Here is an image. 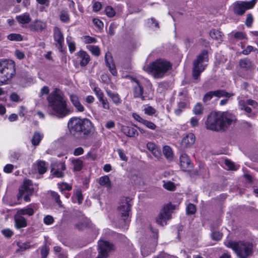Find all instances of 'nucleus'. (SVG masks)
<instances>
[{
    "instance_id": "obj_40",
    "label": "nucleus",
    "mask_w": 258,
    "mask_h": 258,
    "mask_svg": "<svg viewBox=\"0 0 258 258\" xmlns=\"http://www.w3.org/2000/svg\"><path fill=\"white\" fill-rule=\"evenodd\" d=\"M81 39L86 44L95 43L97 42V39L95 38L88 35L82 36Z\"/></svg>"
},
{
    "instance_id": "obj_9",
    "label": "nucleus",
    "mask_w": 258,
    "mask_h": 258,
    "mask_svg": "<svg viewBox=\"0 0 258 258\" xmlns=\"http://www.w3.org/2000/svg\"><path fill=\"white\" fill-rule=\"evenodd\" d=\"M175 209L176 206L171 203L165 205L156 218V223L162 226L166 225L167 221L171 218V214Z\"/></svg>"
},
{
    "instance_id": "obj_49",
    "label": "nucleus",
    "mask_w": 258,
    "mask_h": 258,
    "mask_svg": "<svg viewBox=\"0 0 258 258\" xmlns=\"http://www.w3.org/2000/svg\"><path fill=\"white\" fill-rule=\"evenodd\" d=\"M105 13L106 15L110 18L113 17L115 14L114 10L111 6H107L105 8Z\"/></svg>"
},
{
    "instance_id": "obj_57",
    "label": "nucleus",
    "mask_w": 258,
    "mask_h": 258,
    "mask_svg": "<svg viewBox=\"0 0 258 258\" xmlns=\"http://www.w3.org/2000/svg\"><path fill=\"white\" fill-rule=\"evenodd\" d=\"M117 152L118 154L120 157V159L124 161H127V157L126 156L125 154L124 153V151L122 149H118L117 150Z\"/></svg>"
},
{
    "instance_id": "obj_39",
    "label": "nucleus",
    "mask_w": 258,
    "mask_h": 258,
    "mask_svg": "<svg viewBox=\"0 0 258 258\" xmlns=\"http://www.w3.org/2000/svg\"><path fill=\"white\" fill-rule=\"evenodd\" d=\"M67 42L68 45L69 49L71 53H73L76 50V44L74 41L72 40L71 37H67Z\"/></svg>"
},
{
    "instance_id": "obj_4",
    "label": "nucleus",
    "mask_w": 258,
    "mask_h": 258,
    "mask_svg": "<svg viewBox=\"0 0 258 258\" xmlns=\"http://www.w3.org/2000/svg\"><path fill=\"white\" fill-rule=\"evenodd\" d=\"M171 68L170 62L165 59L159 58L150 64L145 66V71L152 74L155 78H161Z\"/></svg>"
},
{
    "instance_id": "obj_11",
    "label": "nucleus",
    "mask_w": 258,
    "mask_h": 258,
    "mask_svg": "<svg viewBox=\"0 0 258 258\" xmlns=\"http://www.w3.org/2000/svg\"><path fill=\"white\" fill-rule=\"evenodd\" d=\"M114 245L107 241L98 242V255L97 258H106L109 253L114 250Z\"/></svg>"
},
{
    "instance_id": "obj_16",
    "label": "nucleus",
    "mask_w": 258,
    "mask_h": 258,
    "mask_svg": "<svg viewBox=\"0 0 258 258\" xmlns=\"http://www.w3.org/2000/svg\"><path fill=\"white\" fill-rule=\"evenodd\" d=\"M134 81L135 84L134 85L133 94L134 97L135 98H141L142 100H145V97L143 96L144 89L143 87L136 79H134Z\"/></svg>"
},
{
    "instance_id": "obj_37",
    "label": "nucleus",
    "mask_w": 258,
    "mask_h": 258,
    "mask_svg": "<svg viewBox=\"0 0 258 258\" xmlns=\"http://www.w3.org/2000/svg\"><path fill=\"white\" fill-rule=\"evenodd\" d=\"M37 169L40 174L44 173L47 170L46 162L43 161H39L37 162Z\"/></svg>"
},
{
    "instance_id": "obj_30",
    "label": "nucleus",
    "mask_w": 258,
    "mask_h": 258,
    "mask_svg": "<svg viewBox=\"0 0 258 258\" xmlns=\"http://www.w3.org/2000/svg\"><path fill=\"white\" fill-rule=\"evenodd\" d=\"M43 137V135L39 132H35L31 140L33 145L36 146L39 144Z\"/></svg>"
},
{
    "instance_id": "obj_33",
    "label": "nucleus",
    "mask_w": 258,
    "mask_h": 258,
    "mask_svg": "<svg viewBox=\"0 0 258 258\" xmlns=\"http://www.w3.org/2000/svg\"><path fill=\"white\" fill-rule=\"evenodd\" d=\"M107 94L116 105H119L121 103V100L118 94L112 93L111 91H107Z\"/></svg>"
},
{
    "instance_id": "obj_60",
    "label": "nucleus",
    "mask_w": 258,
    "mask_h": 258,
    "mask_svg": "<svg viewBox=\"0 0 258 258\" xmlns=\"http://www.w3.org/2000/svg\"><path fill=\"white\" fill-rule=\"evenodd\" d=\"M256 49L251 45H248L242 51V53L244 55H248L252 51H254Z\"/></svg>"
},
{
    "instance_id": "obj_20",
    "label": "nucleus",
    "mask_w": 258,
    "mask_h": 258,
    "mask_svg": "<svg viewBox=\"0 0 258 258\" xmlns=\"http://www.w3.org/2000/svg\"><path fill=\"white\" fill-rule=\"evenodd\" d=\"M195 142V136L192 133H189L184 137L181 141V146L183 148L191 147Z\"/></svg>"
},
{
    "instance_id": "obj_12",
    "label": "nucleus",
    "mask_w": 258,
    "mask_h": 258,
    "mask_svg": "<svg viewBox=\"0 0 258 258\" xmlns=\"http://www.w3.org/2000/svg\"><path fill=\"white\" fill-rule=\"evenodd\" d=\"M253 7L252 2L238 1L233 4V11L234 14L242 15L246 10L252 9Z\"/></svg>"
},
{
    "instance_id": "obj_42",
    "label": "nucleus",
    "mask_w": 258,
    "mask_h": 258,
    "mask_svg": "<svg viewBox=\"0 0 258 258\" xmlns=\"http://www.w3.org/2000/svg\"><path fill=\"white\" fill-rule=\"evenodd\" d=\"M144 113L148 115H152L156 113V110L155 108L149 105H146L144 109Z\"/></svg>"
},
{
    "instance_id": "obj_41",
    "label": "nucleus",
    "mask_w": 258,
    "mask_h": 258,
    "mask_svg": "<svg viewBox=\"0 0 258 258\" xmlns=\"http://www.w3.org/2000/svg\"><path fill=\"white\" fill-rule=\"evenodd\" d=\"M57 186L62 193L64 190H71L72 189V186L66 182L58 183Z\"/></svg>"
},
{
    "instance_id": "obj_26",
    "label": "nucleus",
    "mask_w": 258,
    "mask_h": 258,
    "mask_svg": "<svg viewBox=\"0 0 258 258\" xmlns=\"http://www.w3.org/2000/svg\"><path fill=\"white\" fill-rule=\"evenodd\" d=\"M156 245V242H154L151 246L145 245L141 248V253L143 255H147L149 253L153 252L155 251Z\"/></svg>"
},
{
    "instance_id": "obj_5",
    "label": "nucleus",
    "mask_w": 258,
    "mask_h": 258,
    "mask_svg": "<svg viewBox=\"0 0 258 258\" xmlns=\"http://www.w3.org/2000/svg\"><path fill=\"white\" fill-rule=\"evenodd\" d=\"M226 245L232 248L239 258H246L252 253L253 245L247 241H228Z\"/></svg>"
},
{
    "instance_id": "obj_50",
    "label": "nucleus",
    "mask_w": 258,
    "mask_h": 258,
    "mask_svg": "<svg viewBox=\"0 0 258 258\" xmlns=\"http://www.w3.org/2000/svg\"><path fill=\"white\" fill-rule=\"evenodd\" d=\"M196 211V208L195 205L192 204H189L186 208V212L187 215H192L195 213Z\"/></svg>"
},
{
    "instance_id": "obj_19",
    "label": "nucleus",
    "mask_w": 258,
    "mask_h": 258,
    "mask_svg": "<svg viewBox=\"0 0 258 258\" xmlns=\"http://www.w3.org/2000/svg\"><path fill=\"white\" fill-rule=\"evenodd\" d=\"M105 60L106 66L109 68L110 73L113 76L117 75V71L115 69V64L113 61L111 54L108 52L106 53L105 56Z\"/></svg>"
},
{
    "instance_id": "obj_38",
    "label": "nucleus",
    "mask_w": 258,
    "mask_h": 258,
    "mask_svg": "<svg viewBox=\"0 0 258 258\" xmlns=\"http://www.w3.org/2000/svg\"><path fill=\"white\" fill-rule=\"evenodd\" d=\"M72 164L74 166V169L75 171H80L83 167V161L79 159L73 160Z\"/></svg>"
},
{
    "instance_id": "obj_35",
    "label": "nucleus",
    "mask_w": 258,
    "mask_h": 258,
    "mask_svg": "<svg viewBox=\"0 0 258 258\" xmlns=\"http://www.w3.org/2000/svg\"><path fill=\"white\" fill-rule=\"evenodd\" d=\"M163 153L165 157L168 160L173 159V153L171 148L168 146H165L163 149Z\"/></svg>"
},
{
    "instance_id": "obj_34",
    "label": "nucleus",
    "mask_w": 258,
    "mask_h": 258,
    "mask_svg": "<svg viewBox=\"0 0 258 258\" xmlns=\"http://www.w3.org/2000/svg\"><path fill=\"white\" fill-rule=\"evenodd\" d=\"M131 179L136 185H140L144 182L142 176L138 172L132 174Z\"/></svg>"
},
{
    "instance_id": "obj_45",
    "label": "nucleus",
    "mask_w": 258,
    "mask_h": 258,
    "mask_svg": "<svg viewBox=\"0 0 258 258\" xmlns=\"http://www.w3.org/2000/svg\"><path fill=\"white\" fill-rule=\"evenodd\" d=\"M88 49L94 55L99 56L100 54V50L98 46L90 45Z\"/></svg>"
},
{
    "instance_id": "obj_8",
    "label": "nucleus",
    "mask_w": 258,
    "mask_h": 258,
    "mask_svg": "<svg viewBox=\"0 0 258 258\" xmlns=\"http://www.w3.org/2000/svg\"><path fill=\"white\" fill-rule=\"evenodd\" d=\"M36 189V185H34L29 179H25L23 185L19 188V192L17 196L18 200L23 198L25 202L30 201V196Z\"/></svg>"
},
{
    "instance_id": "obj_54",
    "label": "nucleus",
    "mask_w": 258,
    "mask_h": 258,
    "mask_svg": "<svg viewBox=\"0 0 258 258\" xmlns=\"http://www.w3.org/2000/svg\"><path fill=\"white\" fill-rule=\"evenodd\" d=\"M93 91L96 96H97L98 99H99L100 98L104 97V94L103 92L99 87H94V88L93 89Z\"/></svg>"
},
{
    "instance_id": "obj_55",
    "label": "nucleus",
    "mask_w": 258,
    "mask_h": 258,
    "mask_svg": "<svg viewBox=\"0 0 258 258\" xmlns=\"http://www.w3.org/2000/svg\"><path fill=\"white\" fill-rule=\"evenodd\" d=\"M43 222L45 224L49 225L52 224L53 223L54 219L52 216L50 215H47L44 217Z\"/></svg>"
},
{
    "instance_id": "obj_53",
    "label": "nucleus",
    "mask_w": 258,
    "mask_h": 258,
    "mask_svg": "<svg viewBox=\"0 0 258 258\" xmlns=\"http://www.w3.org/2000/svg\"><path fill=\"white\" fill-rule=\"evenodd\" d=\"M49 252V248L46 245L43 246L41 248L42 258H46Z\"/></svg>"
},
{
    "instance_id": "obj_15",
    "label": "nucleus",
    "mask_w": 258,
    "mask_h": 258,
    "mask_svg": "<svg viewBox=\"0 0 258 258\" xmlns=\"http://www.w3.org/2000/svg\"><path fill=\"white\" fill-rule=\"evenodd\" d=\"M46 27V23L39 19L35 20L29 26V29L32 32H41Z\"/></svg>"
},
{
    "instance_id": "obj_61",
    "label": "nucleus",
    "mask_w": 258,
    "mask_h": 258,
    "mask_svg": "<svg viewBox=\"0 0 258 258\" xmlns=\"http://www.w3.org/2000/svg\"><path fill=\"white\" fill-rule=\"evenodd\" d=\"M147 23L149 27H153V25L155 27L158 28L159 24L158 22L154 19V18H151L150 19H148L147 21Z\"/></svg>"
},
{
    "instance_id": "obj_25",
    "label": "nucleus",
    "mask_w": 258,
    "mask_h": 258,
    "mask_svg": "<svg viewBox=\"0 0 258 258\" xmlns=\"http://www.w3.org/2000/svg\"><path fill=\"white\" fill-rule=\"evenodd\" d=\"M241 68L245 70H251L253 68V64L248 58L241 59L239 62Z\"/></svg>"
},
{
    "instance_id": "obj_62",
    "label": "nucleus",
    "mask_w": 258,
    "mask_h": 258,
    "mask_svg": "<svg viewBox=\"0 0 258 258\" xmlns=\"http://www.w3.org/2000/svg\"><path fill=\"white\" fill-rule=\"evenodd\" d=\"M2 232L3 234L7 238L11 237L14 234L13 232L9 229H4L2 230Z\"/></svg>"
},
{
    "instance_id": "obj_59",
    "label": "nucleus",
    "mask_w": 258,
    "mask_h": 258,
    "mask_svg": "<svg viewBox=\"0 0 258 258\" xmlns=\"http://www.w3.org/2000/svg\"><path fill=\"white\" fill-rule=\"evenodd\" d=\"M214 96V93L213 91H210L207 93L203 98L204 102H206L210 100Z\"/></svg>"
},
{
    "instance_id": "obj_44",
    "label": "nucleus",
    "mask_w": 258,
    "mask_h": 258,
    "mask_svg": "<svg viewBox=\"0 0 258 258\" xmlns=\"http://www.w3.org/2000/svg\"><path fill=\"white\" fill-rule=\"evenodd\" d=\"M239 107L241 110H244L247 113H250L251 111V109L247 106V104L243 100H240L239 102Z\"/></svg>"
},
{
    "instance_id": "obj_36",
    "label": "nucleus",
    "mask_w": 258,
    "mask_h": 258,
    "mask_svg": "<svg viewBox=\"0 0 258 258\" xmlns=\"http://www.w3.org/2000/svg\"><path fill=\"white\" fill-rule=\"evenodd\" d=\"M213 92L214 93V96L219 98L222 97L230 98L231 96L233 95V94H230L224 90H217L216 91H214Z\"/></svg>"
},
{
    "instance_id": "obj_17",
    "label": "nucleus",
    "mask_w": 258,
    "mask_h": 258,
    "mask_svg": "<svg viewBox=\"0 0 258 258\" xmlns=\"http://www.w3.org/2000/svg\"><path fill=\"white\" fill-rule=\"evenodd\" d=\"M180 166L184 171L189 170L192 166L188 156L186 154H182L179 158Z\"/></svg>"
},
{
    "instance_id": "obj_51",
    "label": "nucleus",
    "mask_w": 258,
    "mask_h": 258,
    "mask_svg": "<svg viewBox=\"0 0 258 258\" xmlns=\"http://www.w3.org/2000/svg\"><path fill=\"white\" fill-rule=\"evenodd\" d=\"M51 196L55 200L56 203L57 204L59 207H61L62 206V203L60 200L59 195L55 191H51Z\"/></svg>"
},
{
    "instance_id": "obj_58",
    "label": "nucleus",
    "mask_w": 258,
    "mask_h": 258,
    "mask_svg": "<svg viewBox=\"0 0 258 258\" xmlns=\"http://www.w3.org/2000/svg\"><path fill=\"white\" fill-rule=\"evenodd\" d=\"M93 23L99 29H102L103 27V23L97 18L93 19Z\"/></svg>"
},
{
    "instance_id": "obj_21",
    "label": "nucleus",
    "mask_w": 258,
    "mask_h": 258,
    "mask_svg": "<svg viewBox=\"0 0 258 258\" xmlns=\"http://www.w3.org/2000/svg\"><path fill=\"white\" fill-rule=\"evenodd\" d=\"M69 97L71 102L78 111L83 112L84 111L85 108L80 103L79 98L77 95L71 94L70 95Z\"/></svg>"
},
{
    "instance_id": "obj_46",
    "label": "nucleus",
    "mask_w": 258,
    "mask_h": 258,
    "mask_svg": "<svg viewBox=\"0 0 258 258\" xmlns=\"http://www.w3.org/2000/svg\"><path fill=\"white\" fill-rule=\"evenodd\" d=\"M8 39L11 41H22V36L19 34H11L8 36Z\"/></svg>"
},
{
    "instance_id": "obj_6",
    "label": "nucleus",
    "mask_w": 258,
    "mask_h": 258,
    "mask_svg": "<svg viewBox=\"0 0 258 258\" xmlns=\"http://www.w3.org/2000/svg\"><path fill=\"white\" fill-rule=\"evenodd\" d=\"M15 64L6 60L0 61V85L5 84L15 75Z\"/></svg>"
},
{
    "instance_id": "obj_64",
    "label": "nucleus",
    "mask_w": 258,
    "mask_h": 258,
    "mask_svg": "<svg viewBox=\"0 0 258 258\" xmlns=\"http://www.w3.org/2000/svg\"><path fill=\"white\" fill-rule=\"evenodd\" d=\"M102 5L99 2H95L93 5V10L94 12H98L101 10Z\"/></svg>"
},
{
    "instance_id": "obj_29",
    "label": "nucleus",
    "mask_w": 258,
    "mask_h": 258,
    "mask_svg": "<svg viewBox=\"0 0 258 258\" xmlns=\"http://www.w3.org/2000/svg\"><path fill=\"white\" fill-rule=\"evenodd\" d=\"M210 37L217 41H222L223 39L222 33L216 29H213L209 33Z\"/></svg>"
},
{
    "instance_id": "obj_14",
    "label": "nucleus",
    "mask_w": 258,
    "mask_h": 258,
    "mask_svg": "<svg viewBox=\"0 0 258 258\" xmlns=\"http://www.w3.org/2000/svg\"><path fill=\"white\" fill-rule=\"evenodd\" d=\"M53 38L56 46L58 49H61L64 42V37L60 29L57 27H55L53 29Z\"/></svg>"
},
{
    "instance_id": "obj_1",
    "label": "nucleus",
    "mask_w": 258,
    "mask_h": 258,
    "mask_svg": "<svg viewBox=\"0 0 258 258\" xmlns=\"http://www.w3.org/2000/svg\"><path fill=\"white\" fill-rule=\"evenodd\" d=\"M47 101L53 114L58 118H63L72 112L68 106L63 93L58 89H55L49 95Z\"/></svg>"
},
{
    "instance_id": "obj_3",
    "label": "nucleus",
    "mask_w": 258,
    "mask_h": 258,
    "mask_svg": "<svg viewBox=\"0 0 258 258\" xmlns=\"http://www.w3.org/2000/svg\"><path fill=\"white\" fill-rule=\"evenodd\" d=\"M234 115L228 112H214L208 117L206 126L207 129L219 131L231 124L235 120Z\"/></svg>"
},
{
    "instance_id": "obj_28",
    "label": "nucleus",
    "mask_w": 258,
    "mask_h": 258,
    "mask_svg": "<svg viewBox=\"0 0 258 258\" xmlns=\"http://www.w3.org/2000/svg\"><path fill=\"white\" fill-rule=\"evenodd\" d=\"M72 199L74 203H78L79 204H81L83 200L81 190L80 189H77L74 191Z\"/></svg>"
},
{
    "instance_id": "obj_23",
    "label": "nucleus",
    "mask_w": 258,
    "mask_h": 258,
    "mask_svg": "<svg viewBox=\"0 0 258 258\" xmlns=\"http://www.w3.org/2000/svg\"><path fill=\"white\" fill-rule=\"evenodd\" d=\"M120 130L122 133L129 137H133L138 135L137 130L132 126L121 125Z\"/></svg>"
},
{
    "instance_id": "obj_18",
    "label": "nucleus",
    "mask_w": 258,
    "mask_h": 258,
    "mask_svg": "<svg viewBox=\"0 0 258 258\" xmlns=\"http://www.w3.org/2000/svg\"><path fill=\"white\" fill-rule=\"evenodd\" d=\"M14 226L17 229L25 228L27 226L26 219L18 213L14 216Z\"/></svg>"
},
{
    "instance_id": "obj_10",
    "label": "nucleus",
    "mask_w": 258,
    "mask_h": 258,
    "mask_svg": "<svg viewBox=\"0 0 258 258\" xmlns=\"http://www.w3.org/2000/svg\"><path fill=\"white\" fill-rule=\"evenodd\" d=\"M131 202V200L130 198H122L117 209L118 214L122 217L126 225L130 222L128 217L132 206Z\"/></svg>"
},
{
    "instance_id": "obj_56",
    "label": "nucleus",
    "mask_w": 258,
    "mask_h": 258,
    "mask_svg": "<svg viewBox=\"0 0 258 258\" xmlns=\"http://www.w3.org/2000/svg\"><path fill=\"white\" fill-rule=\"evenodd\" d=\"M222 237V233L219 232H213L211 234V238L212 239L216 241L220 240Z\"/></svg>"
},
{
    "instance_id": "obj_27",
    "label": "nucleus",
    "mask_w": 258,
    "mask_h": 258,
    "mask_svg": "<svg viewBox=\"0 0 258 258\" xmlns=\"http://www.w3.org/2000/svg\"><path fill=\"white\" fill-rule=\"evenodd\" d=\"M99 183L101 185L104 186L108 189H110L112 187L111 182L107 175L100 177L99 179Z\"/></svg>"
},
{
    "instance_id": "obj_43",
    "label": "nucleus",
    "mask_w": 258,
    "mask_h": 258,
    "mask_svg": "<svg viewBox=\"0 0 258 258\" xmlns=\"http://www.w3.org/2000/svg\"><path fill=\"white\" fill-rule=\"evenodd\" d=\"M203 107L201 103H197L193 108V112L195 114L200 115L203 113Z\"/></svg>"
},
{
    "instance_id": "obj_7",
    "label": "nucleus",
    "mask_w": 258,
    "mask_h": 258,
    "mask_svg": "<svg viewBox=\"0 0 258 258\" xmlns=\"http://www.w3.org/2000/svg\"><path fill=\"white\" fill-rule=\"evenodd\" d=\"M208 51L204 50L197 56L193 62L192 76L195 79H198L201 73L204 71L206 67V62L208 61Z\"/></svg>"
},
{
    "instance_id": "obj_47",
    "label": "nucleus",
    "mask_w": 258,
    "mask_h": 258,
    "mask_svg": "<svg viewBox=\"0 0 258 258\" xmlns=\"http://www.w3.org/2000/svg\"><path fill=\"white\" fill-rule=\"evenodd\" d=\"M142 124H143L145 126H146L148 128L152 130H155L157 126L156 125L152 122L151 121L144 119L143 122H142Z\"/></svg>"
},
{
    "instance_id": "obj_22",
    "label": "nucleus",
    "mask_w": 258,
    "mask_h": 258,
    "mask_svg": "<svg viewBox=\"0 0 258 258\" xmlns=\"http://www.w3.org/2000/svg\"><path fill=\"white\" fill-rule=\"evenodd\" d=\"M78 58L80 61V64L82 67L86 66L90 61L89 55L85 51L80 50L78 53Z\"/></svg>"
},
{
    "instance_id": "obj_32",
    "label": "nucleus",
    "mask_w": 258,
    "mask_h": 258,
    "mask_svg": "<svg viewBox=\"0 0 258 258\" xmlns=\"http://www.w3.org/2000/svg\"><path fill=\"white\" fill-rule=\"evenodd\" d=\"M17 213L23 216V215H28L31 216L34 213V211L33 208L31 207H26L23 209H19Z\"/></svg>"
},
{
    "instance_id": "obj_2",
    "label": "nucleus",
    "mask_w": 258,
    "mask_h": 258,
    "mask_svg": "<svg viewBox=\"0 0 258 258\" xmlns=\"http://www.w3.org/2000/svg\"><path fill=\"white\" fill-rule=\"evenodd\" d=\"M68 126L71 134L77 138H85L93 131L92 122L86 118L72 117L69 120Z\"/></svg>"
},
{
    "instance_id": "obj_52",
    "label": "nucleus",
    "mask_w": 258,
    "mask_h": 258,
    "mask_svg": "<svg viewBox=\"0 0 258 258\" xmlns=\"http://www.w3.org/2000/svg\"><path fill=\"white\" fill-rule=\"evenodd\" d=\"M17 245L19 247V248L22 251L29 249L31 247V246L29 242H19L17 243Z\"/></svg>"
},
{
    "instance_id": "obj_31",
    "label": "nucleus",
    "mask_w": 258,
    "mask_h": 258,
    "mask_svg": "<svg viewBox=\"0 0 258 258\" xmlns=\"http://www.w3.org/2000/svg\"><path fill=\"white\" fill-rule=\"evenodd\" d=\"M59 18L60 21L65 23H68L70 21V15L67 9H63L60 12Z\"/></svg>"
},
{
    "instance_id": "obj_63",
    "label": "nucleus",
    "mask_w": 258,
    "mask_h": 258,
    "mask_svg": "<svg viewBox=\"0 0 258 258\" xmlns=\"http://www.w3.org/2000/svg\"><path fill=\"white\" fill-rule=\"evenodd\" d=\"M199 119L196 117H192L190 119V123L191 126L196 127L199 125Z\"/></svg>"
},
{
    "instance_id": "obj_48",
    "label": "nucleus",
    "mask_w": 258,
    "mask_h": 258,
    "mask_svg": "<svg viewBox=\"0 0 258 258\" xmlns=\"http://www.w3.org/2000/svg\"><path fill=\"white\" fill-rule=\"evenodd\" d=\"M163 187L168 190H174L175 189V184L170 181L165 182L163 185Z\"/></svg>"
},
{
    "instance_id": "obj_24",
    "label": "nucleus",
    "mask_w": 258,
    "mask_h": 258,
    "mask_svg": "<svg viewBox=\"0 0 258 258\" xmlns=\"http://www.w3.org/2000/svg\"><path fill=\"white\" fill-rule=\"evenodd\" d=\"M17 22L21 25H26L29 24L31 21V18L30 14L28 13H25L16 17Z\"/></svg>"
},
{
    "instance_id": "obj_13",
    "label": "nucleus",
    "mask_w": 258,
    "mask_h": 258,
    "mask_svg": "<svg viewBox=\"0 0 258 258\" xmlns=\"http://www.w3.org/2000/svg\"><path fill=\"white\" fill-rule=\"evenodd\" d=\"M66 169L64 162H54L51 163V172L52 175L55 177L61 178L64 176L62 171Z\"/></svg>"
}]
</instances>
